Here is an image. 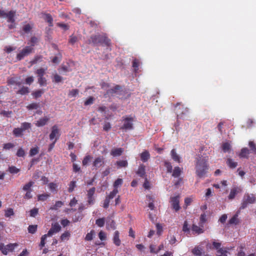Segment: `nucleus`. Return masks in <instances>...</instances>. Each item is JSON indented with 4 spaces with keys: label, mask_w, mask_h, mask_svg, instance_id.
Returning <instances> with one entry per match:
<instances>
[{
    "label": "nucleus",
    "mask_w": 256,
    "mask_h": 256,
    "mask_svg": "<svg viewBox=\"0 0 256 256\" xmlns=\"http://www.w3.org/2000/svg\"><path fill=\"white\" fill-rule=\"evenodd\" d=\"M208 158L199 155L196 158V174L200 178H204L208 170Z\"/></svg>",
    "instance_id": "obj_1"
},
{
    "label": "nucleus",
    "mask_w": 256,
    "mask_h": 256,
    "mask_svg": "<svg viewBox=\"0 0 256 256\" xmlns=\"http://www.w3.org/2000/svg\"><path fill=\"white\" fill-rule=\"evenodd\" d=\"M88 43L93 46H97L99 44H104L106 45H109L110 40L108 39L106 34H96L92 36L88 40Z\"/></svg>",
    "instance_id": "obj_2"
},
{
    "label": "nucleus",
    "mask_w": 256,
    "mask_h": 256,
    "mask_svg": "<svg viewBox=\"0 0 256 256\" xmlns=\"http://www.w3.org/2000/svg\"><path fill=\"white\" fill-rule=\"evenodd\" d=\"M256 201V197L254 194H246L244 195L241 208H245L248 204H254Z\"/></svg>",
    "instance_id": "obj_3"
},
{
    "label": "nucleus",
    "mask_w": 256,
    "mask_h": 256,
    "mask_svg": "<svg viewBox=\"0 0 256 256\" xmlns=\"http://www.w3.org/2000/svg\"><path fill=\"white\" fill-rule=\"evenodd\" d=\"M15 14L16 12L13 10L7 12L0 10V18H6L8 22L14 23L15 22Z\"/></svg>",
    "instance_id": "obj_4"
},
{
    "label": "nucleus",
    "mask_w": 256,
    "mask_h": 256,
    "mask_svg": "<svg viewBox=\"0 0 256 256\" xmlns=\"http://www.w3.org/2000/svg\"><path fill=\"white\" fill-rule=\"evenodd\" d=\"M134 118L132 117L122 118L123 125L121 128L126 131L133 129Z\"/></svg>",
    "instance_id": "obj_5"
},
{
    "label": "nucleus",
    "mask_w": 256,
    "mask_h": 256,
    "mask_svg": "<svg viewBox=\"0 0 256 256\" xmlns=\"http://www.w3.org/2000/svg\"><path fill=\"white\" fill-rule=\"evenodd\" d=\"M46 70V68H40L37 70L36 72L38 77V83L40 86H44L46 85V78L44 77V76L45 74V72Z\"/></svg>",
    "instance_id": "obj_6"
},
{
    "label": "nucleus",
    "mask_w": 256,
    "mask_h": 256,
    "mask_svg": "<svg viewBox=\"0 0 256 256\" xmlns=\"http://www.w3.org/2000/svg\"><path fill=\"white\" fill-rule=\"evenodd\" d=\"M170 203L172 208L175 212H178L180 210L179 196H172L170 198Z\"/></svg>",
    "instance_id": "obj_7"
},
{
    "label": "nucleus",
    "mask_w": 256,
    "mask_h": 256,
    "mask_svg": "<svg viewBox=\"0 0 256 256\" xmlns=\"http://www.w3.org/2000/svg\"><path fill=\"white\" fill-rule=\"evenodd\" d=\"M33 50V48L30 46H26L24 48L19 54H17L16 58L20 60L24 58V57L30 54Z\"/></svg>",
    "instance_id": "obj_8"
},
{
    "label": "nucleus",
    "mask_w": 256,
    "mask_h": 256,
    "mask_svg": "<svg viewBox=\"0 0 256 256\" xmlns=\"http://www.w3.org/2000/svg\"><path fill=\"white\" fill-rule=\"evenodd\" d=\"M18 246L16 244H10L6 246L0 245V250L4 254H7L8 252H12Z\"/></svg>",
    "instance_id": "obj_9"
},
{
    "label": "nucleus",
    "mask_w": 256,
    "mask_h": 256,
    "mask_svg": "<svg viewBox=\"0 0 256 256\" xmlns=\"http://www.w3.org/2000/svg\"><path fill=\"white\" fill-rule=\"evenodd\" d=\"M60 136V130L58 128L57 126L54 125L52 128V132L50 134V140H57L59 138Z\"/></svg>",
    "instance_id": "obj_10"
},
{
    "label": "nucleus",
    "mask_w": 256,
    "mask_h": 256,
    "mask_svg": "<svg viewBox=\"0 0 256 256\" xmlns=\"http://www.w3.org/2000/svg\"><path fill=\"white\" fill-rule=\"evenodd\" d=\"M104 164V158L102 156H100L95 158L92 163V166L97 169L102 166Z\"/></svg>",
    "instance_id": "obj_11"
},
{
    "label": "nucleus",
    "mask_w": 256,
    "mask_h": 256,
    "mask_svg": "<svg viewBox=\"0 0 256 256\" xmlns=\"http://www.w3.org/2000/svg\"><path fill=\"white\" fill-rule=\"evenodd\" d=\"M61 230V226L58 223L52 224V228L48 230V236H52L53 234L58 232Z\"/></svg>",
    "instance_id": "obj_12"
},
{
    "label": "nucleus",
    "mask_w": 256,
    "mask_h": 256,
    "mask_svg": "<svg viewBox=\"0 0 256 256\" xmlns=\"http://www.w3.org/2000/svg\"><path fill=\"white\" fill-rule=\"evenodd\" d=\"M242 190L240 188L238 187H234L232 188L230 192V194L229 196H228V198L230 200H233L236 196L238 194L239 192H241Z\"/></svg>",
    "instance_id": "obj_13"
},
{
    "label": "nucleus",
    "mask_w": 256,
    "mask_h": 256,
    "mask_svg": "<svg viewBox=\"0 0 256 256\" xmlns=\"http://www.w3.org/2000/svg\"><path fill=\"white\" fill-rule=\"evenodd\" d=\"M180 105V104L178 103L177 104L176 106V111L177 114V118H180L182 117V114H186V112H188V109L186 108H182L184 110L182 111L180 110V108H178V106Z\"/></svg>",
    "instance_id": "obj_14"
},
{
    "label": "nucleus",
    "mask_w": 256,
    "mask_h": 256,
    "mask_svg": "<svg viewBox=\"0 0 256 256\" xmlns=\"http://www.w3.org/2000/svg\"><path fill=\"white\" fill-rule=\"evenodd\" d=\"M170 155H171L172 158L174 160L175 162H176L178 163L180 162L181 158H180V156L176 154L175 149H172L171 150Z\"/></svg>",
    "instance_id": "obj_15"
},
{
    "label": "nucleus",
    "mask_w": 256,
    "mask_h": 256,
    "mask_svg": "<svg viewBox=\"0 0 256 256\" xmlns=\"http://www.w3.org/2000/svg\"><path fill=\"white\" fill-rule=\"evenodd\" d=\"M154 198L151 195H147L146 196V200L148 202V208L151 210H154V206L153 204Z\"/></svg>",
    "instance_id": "obj_16"
},
{
    "label": "nucleus",
    "mask_w": 256,
    "mask_h": 256,
    "mask_svg": "<svg viewBox=\"0 0 256 256\" xmlns=\"http://www.w3.org/2000/svg\"><path fill=\"white\" fill-rule=\"evenodd\" d=\"M49 118L46 116L40 118L38 120L36 123V125L37 126H42L46 124L47 122H48Z\"/></svg>",
    "instance_id": "obj_17"
},
{
    "label": "nucleus",
    "mask_w": 256,
    "mask_h": 256,
    "mask_svg": "<svg viewBox=\"0 0 256 256\" xmlns=\"http://www.w3.org/2000/svg\"><path fill=\"white\" fill-rule=\"evenodd\" d=\"M192 230L194 234H199L204 232V230L202 228L197 226L196 224H193L192 227Z\"/></svg>",
    "instance_id": "obj_18"
},
{
    "label": "nucleus",
    "mask_w": 256,
    "mask_h": 256,
    "mask_svg": "<svg viewBox=\"0 0 256 256\" xmlns=\"http://www.w3.org/2000/svg\"><path fill=\"white\" fill-rule=\"evenodd\" d=\"M192 252L195 256H201L203 252V249L200 246H196L192 250Z\"/></svg>",
    "instance_id": "obj_19"
},
{
    "label": "nucleus",
    "mask_w": 256,
    "mask_h": 256,
    "mask_svg": "<svg viewBox=\"0 0 256 256\" xmlns=\"http://www.w3.org/2000/svg\"><path fill=\"white\" fill-rule=\"evenodd\" d=\"M119 234L118 231H116L113 238V242L116 246H120L121 244V241L119 238Z\"/></svg>",
    "instance_id": "obj_20"
},
{
    "label": "nucleus",
    "mask_w": 256,
    "mask_h": 256,
    "mask_svg": "<svg viewBox=\"0 0 256 256\" xmlns=\"http://www.w3.org/2000/svg\"><path fill=\"white\" fill-rule=\"evenodd\" d=\"M137 174H138L140 177H144L146 174L145 172V166L144 164H140L138 168V171L136 172Z\"/></svg>",
    "instance_id": "obj_21"
},
{
    "label": "nucleus",
    "mask_w": 256,
    "mask_h": 256,
    "mask_svg": "<svg viewBox=\"0 0 256 256\" xmlns=\"http://www.w3.org/2000/svg\"><path fill=\"white\" fill-rule=\"evenodd\" d=\"M122 152L123 149L122 148H116L112 150L110 154L114 156H120Z\"/></svg>",
    "instance_id": "obj_22"
},
{
    "label": "nucleus",
    "mask_w": 256,
    "mask_h": 256,
    "mask_svg": "<svg viewBox=\"0 0 256 256\" xmlns=\"http://www.w3.org/2000/svg\"><path fill=\"white\" fill-rule=\"evenodd\" d=\"M150 158L148 151L145 150L140 154V158L143 162H146Z\"/></svg>",
    "instance_id": "obj_23"
},
{
    "label": "nucleus",
    "mask_w": 256,
    "mask_h": 256,
    "mask_svg": "<svg viewBox=\"0 0 256 256\" xmlns=\"http://www.w3.org/2000/svg\"><path fill=\"white\" fill-rule=\"evenodd\" d=\"M238 213L236 214L229 220L228 222L230 224H237L239 223V220L238 218Z\"/></svg>",
    "instance_id": "obj_24"
},
{
    "label": "nucleus",
    "mask_w": 256,
    "mask_h": 256,
    "mask_svg": "<svg viewBox=\"0 0 256 256\" xmlns=\"http://www.w3.org/2000/svg\"><path fill=\"white\" fill-rule=\"evenodd\" d=\"M182 172V170L181 168L178 166L175 167L173 170L172 176L174 178H178Z\"/></svg>",
    "instance_id": "obj_25"
},
{
    "label": "nucleus",
    "mask_w": 256,
    "mask_h": 256,
    "mask_svg": "<svg viewBox=\"0 0 256 256\" xmlns=\"http://www.w3.org/2000/svg\"><path fill=\"white\" fill-rule=\"evenodd\" d=\"M228 254L226 248H223L222 249H219L217 250V256H228Z\"/></svg>",
    "instance_id": "obj_26"
},
{
    "label": "nucleus",
    "mask_w": 256,
    "mask_h": 256,
    "mask_svg": "<svg viewBox=\"0 0 256 256\" xmlns=\"http://www.w3.org/2000/svg\"><path fill=\"white\" fill-rule=\"evenodd\" d=\"M13 134L16 137H20L23 135V132L20 128H14L13 130Z\"/></svg>",
    "instance_id": "obj_27"
},
{
    "label": "nucleus",
    "mask_w": 256,
    "mask_h": 256,
    "mask_svg": "<svg viewBox=\"0 0 256 256\" xmlns=\"http://www.w3.org/2000/svg\"><path fill=\"white\" fill-rule=\"evenodd\" d=\"M32 127V124L30 123L24 122L21 124L20 128L22 130V132H24L26 130L30 129Z\"/></svg>",
    "instance_id": "obj_28"
},
{
    "label": "nucleus",
    "mask_w": 256,
    "mask_h": 256,
    "mask_svg": "<svg viewBox=\"0 0 256 256\" xmlns=\"http://www.w3.org/2000/svg\"><path fill=\"white\" fill-rule=\"evenodd\" d=\"M250 152V151L247 148H243L242 149L241 152L240 154V156L241 158H248Z\"/></svg>",
    "instance_id": "obj_29"
},
{
    "label": "nucleus",
    "mask_w": 256,
    "mask_h": 256,
    "mask_svg": "<svg viewBox=\"0 0 256 256\" xmlns=\"http://www.w3.org/2000/svg\"><path fill=\"white\" fill-rule=\"evenodd\" d=\"M226 164L230 168H236L238 165V163L233 161V160L230 158H228Z\"/></svg>",
    "instance_id": "obj_30"
},
{
    "label": "nucleus",
    "mask_w": 256,
    "mask_h": 256,
    "mask_svg": "<svg viewBox=\"0 0 256 256\" xmlns=\"http://www.w3.org/2000/svg\"><path fill=\"white\" fill-rule=\"evenodd\" d=\"M34 184V182L30 181L28 182V183L26 184L24 186H23L22 190L24 191L28 192L29 190H32L31 188L32 186Z\"/></svg>",
    "instance_id": "obj_31"
},
{
    "label": "nucleus",
    "mask_w": 256,
    "mask_h": 256,
    "mask_svg": "<svg viewBox=\"0 0 256 256\" xmlns=\"http://www.w3.org/2000/svg\"><path fill=\"white\" fill-rule=\"evenodd\" d=\"M222 150L224 152H229L231 150V146L229 143L225 142L222 146Z\"/></svg>",
    "instance_id": "obj_32"
},
{
    "label": "nucleus",
    "mask_w": 256,
    "mask_h": 256,
    "mask_svg": "<svg viewBox=\"0 0 256 256\" xmlns=\"http://www.w3.org/2000/svg\"><path fill=\"white\" fill-rule=\"evenodd\" d=\"M44 19L49 23L50 26H52L53 19L51 15L48 14H44Z\"/></svg>",
    "instance_id": "obj_33"
},
{
    "label": "nucleus",
    "mask_w": 256,
    "mask_h": 256,
    "mask_svg": "<svg viewBox=\"0 0 256 256\" xmlns=\"http://www.w3.org/2000/svg\"><path fill=\"white\" fill-rule=\"evenodd\" d=\"M182 231L185 233H190V226L188 224V222L186 220H185L182 226Z\"/></svg>",
    "instance_id": "obj_34"
},
{
    "label": "nucleus",
    "mask_w": 256,
    "mask_h": 256,
    "mask_svg": "<svg viewBox=\"0 0 256 256\" xmlns=\"http://www.w3.org/2000/svg\"><path fill=\"white\" fill-rule=\"evenodd\" d=\"M8 170L12 174H16L20 171V169L14 166H10L8 167Z\"/></svg>",
    "instance_id": "obj_35"
},
{
    "label": "nucleus",
    "mask_w": 256,
    "mask_h": 256,
    "mask_svg": "<svg viewBox=\"0 0 256 256\" xmlns=\"http://www.w3.org/2000/svg\"><path fill=\"white\" fill-rule=\"evenodd\" d=\"M249 146L250 148V152L253 154H256V145L252 142L250 141L248 143Z\"/></svg>",
    "instance_id": "obj_36"
},
{
    "label": "nucleus",
    "mask_w": 256,
    "mask_h": 256,
    "mask_svg": "<svg viewBox=\"0 0 256 256\" xmlns=\"http://www.w3.org/2000/svg\"><path fill=\"white\" fill-rule=\"evenodd\" d=\"M63 204L64 203L62 202L57 201L55 204L51 206L50 209L52 210H57L59 208H60Z\"/></svg>",
    "instance_id": "obj_37"
},
{
    "label": "nucleus",
    "mask_w": 256,
    "mask_h": 256,
    "mask_svg": "<svg viewBox=\"0 0 256 256\" xmlns=\"http://www.w3.org/2000/svg\"><path fill=\"white\" fill-rule=\"evenodd\" d=\"M79 93V91L77 89H72L68 93V96L70 98L76 97Z\"/></svg>",
    "instance_id": "obj_38"
},
{
    "label": "nucleus",
    "mask_w": 256,
    "mask_h": 256,
    "mask_svg": "<svg viewBox=\"0 0 256 256\" xmlns=\"http://www.w3.org/2000/svg\"><path fill=\"white\" fill-rule=\"evenodd\" d=\"M48 188L52 192H56L58 185L56 184L50 182L48 184Z\"/></svg>",
    "instance_id": "obj_39"
},
{
    "label": "nucleus",
    "mask_w": 256,
    "mask_h": 256,
    "mask_svg": "<svg viewBox=\"0 0 256 256\" xmlns=\"http://www.w3.org/2000/svg\"><path fill=\"white\" fill-rule=\"evenodd\" d=\"M42 57L41 56H35L34 58L30 61L31 66L36 64L38 62H40L42 60Z\"/></svg>",
    "instance_id": "obj_40"
},
{
    "label": "nucleus",
    "mask_w": 256,
    "mask_h": 256,
    "mask_svg": "<svg viewBox=\"0 0 256 256\" xmlns=\"http://www.w3.org/2000/svg\"><path fill=\"white\" fill-rule=\"evenodd\" d=\"M94 234V230H92L90 232H88L86 234V236L85 238L86 240L90 241L93 239V236Z\"/></svg>",
    "instance_id": "obj_41"
},
{
    "label": "nucleus",
    "mask_w": 256,
    "mask_h": 256,
    "mask_svg": "<svg viewBox=\"0 0 256 256\" xmlns=\"http://www.w3.org/2000/svg\"><path fill=\"white\" fill-rule=\"evenodd\" d=\"M29 92V89L27 87H22L18 92V94L24 95Z\"/></svg>",
    "instance_id": "obj_42"
},
{
    "label": "nucleus",
    "mask_w": 256,
    "mask_h": 256,
    "mask_svg": "<svg viewBox=\"0 0 256 256\" xmlns=\"http://www.w3.org/2000/svg\"><path fill=\"white\" fill-rule=\"evenodd\" d=\"M118 166L120 168L126 167L128 166V162L126 160H119L116 162Z\"/></svg>",
    "instance_id": "obj_43"
},
{
    "label": "nucleus",
    "mask_w": 256,
    "mask_h": 256,
    "mask_svg": "<svg viewBox=\"0 0 256 256\" xmlns=\"http://www.w3.org/2000/svg\"><path fill=\"white\" fill-rule=\"evenodd\" d=\"M105 223V220L104 218H98L96 220V224H97L99 227H102Z\"/></svg>",
    "instance_id": "obj_44"
},
{
    "label": "nucleus",
    "mask_w": 256,
    "mask_h": 256,
    "mask_svg": "<svg viewBox=\"0 0 256 256\" xmlns=\"http://www.w3.org/2000/svg\"><path fill=\"white\" fill-rule=\"evenodd\" d=\"M38 151H39V150H38V147L33 148H31L30 150V156H33L36 155V154H38Z\"/></svg>",
    "instance_id": "obj_45"
},
{
    "label": "nucleus",
    "mask_w": 256,
    "mask_h": 256,
    "mask_svg": "<svg viewBox=\"0 0 256 256\" xmlns=\"http://www.w3.org/2000/svg\"><path fill=\"white\" fill-rule=\"evenodd\" d=\"M123 180L122 178H118L114 184V188L118 189V188L121 186L122 184Z\"/></svg>",
    "instance_id": "obj_46"
},
{
    "label": "nucleus",
    "mask_w": 256,
    "mask_h": 256,
    "mask_svg": "<svg viewBox=\"0 0 256 256\" xmlns=\"http://www.w3.org/2000/svg\"><path fill=\"white\" fill-rule=\"evenodd\" d=\"M118 189L114 188V190L112 192H110V194L107 196V197L110 200L112 199L118 193Z\"/></svg>",
    "instance_id": "obj_47"
},
{
    "label": "nucleus",
    "mask_w": 256,
    "mask_h": 256,
    "mask_svg": "<svg viewBox=\"0 0 256 256\" xmlns=\"http://www.w3.org/2000/svg\"><path fill=\"white\" fill-rule=\"evenodd\" d=\"M91 158L92 157L90 155L86 156L82 160V165L84 166H86L90 162Z\"/></svg>",
    "instance_id": "obj_48"
},
{
    "label": "nucleus",
    "mask_w": 256,
    "mask_h": 256,
    "mask_svg": "<svg viewBox=\"0 0 256 256\" xmlns=\"http://www.w3.org/2000/svg\"><path fill=\"white\" fill-rule=\"evenodd\" d=\"M37 230V225H30L28 228V231L30 234H34Z\"/></svg>",
    "instance_id": "obj_49"
},
{
    "label": "nucleus",
    "mask_w": 256,
    "mask_h": 256,
    "mask_svg": "<svg viewBox=\"0 0 256 256\" xmlns=\"http://www.w3.org/2000/svg\"><path fill=\"white\" fill-rule=\"evenodd\" d=\"M76 186V182L72 181L69 184L68 192H72L74 190V188Z\"/></svg>",
    "instance_id": "obj_50"
},
{
    "label": "nucleus",
    "mask_w": 256,
    "mask_h": 256,
    "mask_svg": "<svg viewBox=\"0 0 256 256\" xmlns=\"http://www.w3.org/2000/svg\"><path fill=\"white\" fill-rule=\"evenodd\" d=\"M39 104L37 103H32L27 106V108L31 110L33 109H37L39 107Z\"/></svg>",
    "instance_id": "obj_51"
},
{
    "label": "nucleus",
    "mask_w": 256,
    "mask_h": 256,
    "mask_svg": "<svg viewBox=\"0 0 256 256\" xmlns=\"http://www.w3.org/2000/svg\"><path fill=\"white\" fill-rule=\"evenodd\" d=\"M164 166L166 168L168 172H172V166L170 162H166L164 163Z\"/></svg>",
    "instance_id": "obj_52"
},
{
    "label": "nucleus",
    "mask_w": 256,
    "mask_h": 256,
    "mask_svg": "<svg viewBox=\"0 0 256 256\" xmlns=\"http://www.w3.org/2000/svg\"><path fill=\"white\" fill-rule=\"evenodd\" d=\"M8 83H9V84H16V85H18V86L20 85V82H18L16 80V78H10L8 80Z\"/></svg>",
    "instance_id": "obj_53"
},
{
    "label": "nucleus",
    "mask_w": 256,
    "mask_h": 256,
    "mask_svg": "<svg viewBox=\"0 0 256 256\" xmlns=\"http://www.w3.org/2000/svg\"><path fill=\"white\" fill-rule=\"evenodd\" d=\"M42 93L43 91L42 90H38L34 92H33L32 94L34 97V98H36L41 96Z\"/></svg>",
    "instance_id": "obj_54"
},
{
    "label": "nucleus",
    "mask_w": 256,
    "mask_h": 256,
    "mask_svg": "<svg viewBox=\"0 0 256 256\" xmlns=\"http://www.w3.org/2000/svg\"><path fill=\"white\" fill-rule=\"evenodd\" d=\"M48 236V234H44L42 236L41 238V240L40 243V246L42 248L44 247L45 245V240H46V238Z\"/></svg>",
    "instance_id": "obj_55"
},
{
    "label": "nucleus",
    "mask_w": 256,
    "mask_h": 256,
    "mask_svg": "<svg viewBox=\"0 0 256 256\" xmlns=\"http://www.w3.org/2000/svg\"><path fill=\"white\" fill-rule=\"evenodd\" d=\"M16 156L18 157H24L25 156L24 150L22 148H20L16 152Z\"/></svg>",
    "instance_id": "obj_56"
},
{
    "label": "nucleus",
    "mask_w": 256,
    "mask_h": 256,
    "mask_svg": "<svg viewBox=\"0 0 256 256\" xmlns=\"http://www.w3.org/2000/svg\"><path fill=\"white\" fill-rule=\"evenodd\" d=\"M49 194H40L38 196V200L44 201L49 197Z\"/></svg>",
    "instance_id": "obj_57"
},
{
    "label": "nucleus",
    "mask_w": 256,
    "mask_h": 256,
    "mask_svg": "<svg viewBox=\"0 0 256 256\" xmlns=\"http://www.w3.org/2000/svg\"><path fill=\"white\" fill-rule=\"evenodd\" d=\"M38 42V38H36L35 36L32 37L30 38V44L31 45L30 46L32 48V46H34L35 44Z\"/></svg>",
    "instance_id": "obj_58"
},
{
    "label": "nucleus",
    "mask_w": 256,
    "mask_h": 256,
    "mask_svg": "<svg viewBox=\"0 0 256 256\" xmlns=\"http://www.w3.org/2000/svg\"><path fill=\"white\" fill-rule=\"evenodd\" d=\"M30 212V216L35 217L38 214V208H34L31 210Z\"/></svg>",
    "instance_id": "obj_59"
},
{
    "label": "nucleus",
    "mask_w": 256,
    "mask_h": 256,
    "mask_svg": "<svg viewBox=\"0 0 256 256\" xmlns=\"http://www.w3.org/2000/svg\"><path fill=\"white\" fill-rule=\"evenodd\" d=\"M212 245L214 248H216L217 250H218L219 249H222L223 248H221V243L215 241H214L212 242Z\"/></svg>",
    "instance_id": "obj_60"
},
{
    "label": "nucleus",
    "mask_w": 256,
    "mask_h": 256,
    "mask_svg": "<svg viewBox=\"0 0 256 256\" xmlns=\"http://www.w3.org/2000/svg\"><path fill=\"white\" fill-rule=\"evenodd\" d=\"M150 252L152 254H158L156 246L154 244H150Z\"/></svg>",
    "instance_id": "obj_61"
},
{
    "label": "nucleus",
    "mask_w": 256,
    "mask_h": 256,
    "mask_svg": "<svg viewBox=\"0 0 256 256\" xmlns=\"http://www.w3.org/2000/svg\"><path fill=\"white\" fill-rule=\"evenodd\" d=\"M77 40H78L77 37L72 35L70 36V38L69 40V42L72 44H74L75 42H77Z\"/></svg>",
    "instance_id": "obj_62"
},
{
    "label": "nucleus",
    "mask_w": 256,
    "mask_h": 256,
    "mask_svg": "<svg viewBox=\"0 0 256 256\" xmlns=\"http://www.w3.org/2000/svg\"><path fill=\"white\" fill-rule=\"evenodd\" d=\"M62 77L58 75V74H56L54 76V82H56V83L60 82L62 81Z\"/></svg>",
    "instance_id": "obj_63"
},
{
    "label": "nucleus",
    "mask_w": 256,
    "mask_h": 256,
    "mask_svg": "<svg viewBox=\"0 0 256 256\" xmlns=\"http://www.w3.org/2000/svg\"><path fill=\"white\" fill-rule=\"evenodd\" d=\"M94 100V98L92 96L90 97L88 100H86L84 102L85 106H88L92 104Z\"/></svg>",
    "instance_id": "obj_64"
}]
</instances>
